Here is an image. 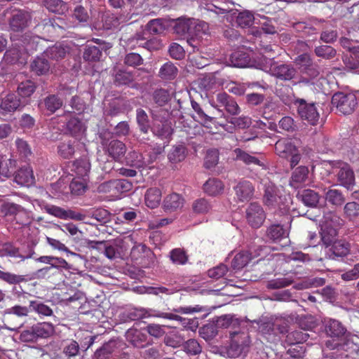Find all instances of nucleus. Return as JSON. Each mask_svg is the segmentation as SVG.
<instances>
[{"mask_svg": "<svg viewBox=\"0 0 359 359\" xmlns=\"http://www.w3.org/2000/svg\"><path fill=\"white\" fill-rule=\"evenodd\" d=\"M325 346L330 350H337L330 353L334 359H359V346L350 340L348 337L341 341L327 340Z\"/></svg>", "mask_w": 359, "mask_h": 359, "instance_id": "1", "label": "nucleus"}, {"mask_svg": "<svg viewBox=\"0 0 359 359\" xmlns=\"http://www.w3.org/2000/svg\"><path fill=\"white\" fill-rule=\"evenodd\" d=\"M262 69L281 81L292 82L298 79V71L293 65L279 64L273 58H269Z\"/></svg>", "mask_w": 359, "mask_h": 359, "instance_id": "2", "label": "nucleus"}, {"mask_svg": "<svg viewBox=\"0 0 359 359\" xmlns=\"http://www.w3.org/2000/svg\"><path fill=\"white\" fill-rule=\"evenodd\" d=\"M20 332L19 339L22 342H35L39 339L50 337L54 332V327L50 323H39L27 327Z\"/></svg>", "mask_w": 359, "mask_h": 359, "instance_id": "3", "label": "nucleus"}, {"mask_svg": "<svg viewBox=\"0 0 359 359\" xmlns=\"http://www.w3.org/2000/svg\"><path fill=\"white\" fill-rule=\"evenodd\" d=\"M344 220L333 212H329L324 216L321 228V240L325 245H330L336 238L338 229L344 225Z\"/></svg>", "mask_w": 359, "mask_h": 359, "instance_id": "4", "label": "nucleus"}, {"mask_svg": "<svg viewBox=\"0 0 359 359\" xmlns=\"http://www.w3.org/2000/svg\"><path fill=\"white\" fill-rule=\"evenodd\" d=\"M0 215L4 217H12L20 224L29 222V212L21 205L4 200L0 201Z\"/></svg>", "mask_w": 359, "mask_h": 359, "instance_id": "5", "label": "nucleus"}, {"mask_svg": "<svg viewBox=\"0 0 359 359\" xmlns=\"http://www.w3.org/2000/svg\"><path fill=\"white\" fill-rule=\"evenodd\" d=\"M210 102L212 107L218 110L221 116H224V111L232 116L238 115L241 111L234 98L225 92L217 93Z\"/></svg>", "mask_w": 359, "mask_h": 359, "instance_id": "6", "label": "nucleus"}, {"mask_svg": "<svg viewBox=\"0 0 359 359\" xmlns=\"http://www.w3.org/2000/svg\"><path fill=\"white\" fill-rule=\"evenodd\" d=\"M332 173L337 176L339 184L347 190L353 189L355 184L354 172L346 163L338 161L333 163Z\"/></svg>", "mask_w": 359, "mask_h": 359, "instance_id": "7", "label": "nucleus"}, {"mask_svg": "<svg viewBox=\"0 0 359 359\" xmlns=\"http://www.w3.org/2000/svg\"><path fill=\"white\" fill-rule=\"evenodd\" d=\"M332 104L340 113L350 114L356 107L357 98L353 93L337 92L332 97Z\"/></svg>", "mask_w": 359, "mask_h": 359, "instance_id": "8", "label": "nucleus"}, {"mask_svg": "<svg viewBox=\"0 0 359 359\" xmlns=\"http://www.w3.org/2000/svg\"><path fill=\"white\" fill-rule=\"evenodd\" d=\"M294 104L297 108L299 116L307 121L311 125L318 123L320 114L316 109L315 103H308L304 99L298 98L294 100Z\"/></svg>", "mask_w": 359, "mask_h": 359, "instance_id": "9", "label": "nucleus"}, {"mask_svg": "<svg viewBox=\"0 0 359 359\" xmlns=\"http://www.w3.org/2000/svg\"><path fill=\"white\" fill-rule=\"evenodd\" d=\"M133 188V184L125 179L112 180L104 182L97 187L100 193H109L112 196L128 192Z\"/></svg>", "mask_w": 359, "mask_h": 359, "instance_id": "10", "label": "nucleus"}, {"mask_svg": "<svg viewBox=\"0 0 359 359\" xmlns=\"http://www.w3.org/2000/svg\"><path fill=\"white\" fill-rule=\"evenodd\" d=\"M323 325L325 332L327 337L331 338L330 340L341 341L350 336L346 327L337 320L325 319Z\"/></svg>", "mask_w": 359, "mask_h": 359, "instance_id": "11", "label": "nucleus"}, {"mask_svg": "<svg viewBox=\"0 0 359 359\" xmlns=\"http://www.w3.org/2000/svg\"><path fill=\"white\" fill-rule=\"evenodd\" d=\"M32 13L25 10L14 11L8 20L11 31L20 32L29 27L32 22Z\"/></svg>", "mask_w": 359, "mask_h": 359, "instance_id": "12", "label": "nucleus"}, {"mask_svg": "<svg viewBox=\"0 0 359 359\" xmlns=\"http://www.w3.org/2000/svg\"><path fill=\"white\" fill-rule=\"evenodd\" d=\"M299 330H295L289 332L286 335L285 342L289 345L302 344L306 341L309 334L306 332L307 330L313 327L314 324L312 321H309L306 318H301L299 320Z\"/></svg>", "mask_w": 359, "mask_h": 359, "instance_id": "13", "label": "nucleus"}, {"mask_svg": "<svg viewBox=\"0 0 359 359\" xmlns=\"http://www.w3.org/2000/svg\"><path fill=\"white\" fill-rule=\"evenodd\" d=\"M245 217L250 226L258 229L263 224L266 219V214L261 205L254 202L250 203L247 207Z\"/></svg>", "mask_w": 359, "mask_h": 359, "instance_id": "14", "label": "nucleus"}, {"mask_svg": "<svg viewBox=\"0 0 359 359\" xmlns=\"http://www.w3.org/2000/svg\"><path fill=\"white\" fill-rule=\"evenodd\" d=\"M263 250L261 245L256 246L255 244H251L249 250L241 252L235 255L231 261V267L234 270H240L245 266L249 261L254 257L260 255V252Z\"/></svg>", "mask_w": 359, "mask_h": 359, "instance_id": "15", "label": "nucleus"}, {"mask_svg": "<svg viewBox=\"0 0 359 359\" xmlns=\"http://www.w3.org/2000/svg\"><path fill=\"white\" fill-rule=\"evenodd\" d=\"M278 190L276 187L269 182L264 185V194L263 196V202L265 205L271 209L278 208L280 210H285V207L282 208L281 196L278 194Z\"/></svg>", "mask_w": 359, "mask_h": 359, "instance_id": "16", "label": "nucleus"}, {"mask_svg": "<svg viewBox=\"0 0 359 359\" xmlns=\"http://www.w3.org/2000/svg\"><path fill=\"white\" fill-rule=\"evenodd\" d=\"M28 104L27 100H21L18 95L11 93L2 98L0 104V109L1 113L14 112L17 110L22 109Z\"/></svg>", "mask_w": 359, "mask_h": 359, "instance_id": "17", "label": "nucleus"}, {"mask_svg": "<svg viewBox=\"0 0 359 359\" xmlns=\"http://www.w3.org/2000/svg\"><path fill=\"white\" fill-rule=\"evenodd\" d=\"M350 251V245L344 241H335L330 245H325V255L327 258L335 259L346 256Z\"/></svg>", "mask_w": 359, "mask_h": 359, "instance_id": "18", "label": "nucleus"}, {"mask_svg": "<svg viewBox=\"0 0 359 359\" xmlns=\"http://www.w3.org/2000/svg\"><path fill=\"white\" fill-rule=\"evenodd\" d=\"M325 20L324 19H318L311 18L308 22H299L296 24V28L301 30L306 36H312L317 35L320 29L325 28Z\"/></svg>", "mask_w": 359, "mask_h": 359, "instance_id": "19", "label": "nucleus"}, {"mask_svg": "<svg viewBox=\"0 0 359 359\" xmlns=\"http://www.w3.org/2000/svg\"><path fill=\"white\" fill-rule=\"evenodd\" d=\"M46 41L43 39L34 35L32 33L27 32L21 36L20 42L17 44L25 47L27 51H33L42 50V43Z\"/></svg>", "mask_w": 359, "mask_h": 359, "instance_id": "20", "label": "nucleus"}, {"mask_svg": "<svg viewBox=\"0 0 359 359\" xmlns=\"http://www.w3.org/2000/svg\"><path fill=\"white\" fill-rule=\"evenodd\" d=\"M111 75L114 78V83L116 86H129L135 79L133 73L123 67H115L112 70Z\"/></svg>", "mask_w": 359, "mask_h": 359, "instance_id": "21", "label": "nucleus"}, {"mask_svg": "<svg viewBox=\"0 0 359 359\" xmlns=\"http://www.w3.org/2000/svg\"><path fill=\"white\" fill-rule=\"evenodd\" d=\"M231 338V348H234L238 353H241L250 344L248 333L240 331L229 332Z\"/></svg>", "mask_w": 359, "mask_h": 359, "instance_id": "22", "label": "nucleus"}, {"mask_svg": "<svg viewBox=\"0 0 359 359\" xmlns=\"http://www.w3.org/2000/svg\"><path fill=\"white\" fill-rule=\"evenodd\" d=\"M153 316L158 318L180 321L184 327L189 328L191 330H196L198 326V320L197 318H186L172 313L161 311H157L156 313H154Z\"/></svg>", "mask_w": 359, "mask_h": 359, "instance_id": "23", "label": "nucleus"}, {"mask_svg": "<svg viewBox=\"0 0 359 359\" xmlns=\"http://www.w3.org/2000/svg\"><path fill=\"white\" fill-rule=\"evenodd\" d=\"M236 196L239 201H250L255 191V188L249 181L243 180L239 182L234 187Z\"/></svg>", "mask_w": 359, "mask_h": 359, "instance_id": "24", "label": "nucleus"}, {"mask_svg": "<svg viewBox=\"0 0 359 359\" xmlns=\"http://www.w3.org/2000/svg\"><path fill=\"white\" fill-rule=\"evenodd\" d=\"M14 181L21 186H29L34 183L32 169L29 166H23L18 170H14Z\"/></svg>", "mask_w": 359, "mask_h": 359, "instance_id": "25", "label": "nucleus"}, {"mask_svg": "<svg viewBox=\"0 0 359 359\" xmlns=\"http://www.w3.org/2000/svg\"><path fill=\"white\" fill-rule=\"evenodd\" d=\"M297 198L307 207L317 208L320 199V196L314 190L305 189L298 191Z\"/></svg>", "mask_w": 359, "mask_h": 359, "instance_id": "26", "label": "nucleus"}, {"mask_svg": "<svg viewBox=\"0 0 359 359\" xmlns=\"http://www.w3.org/2000/svg\"><path fill=\"white\" fill-rule=\"evenodd\" d=\"M128 341L135 347L138 348H145L151 343L146 334L138 330H131L127 332Z\"/></svg>", "mask_w": 359, "mask_h": 359, "instance_id": "27", "label": "nucleus"}, {"mask_svg": "<svg viewBox=\"0 0 359 359\" xmlns=\"http://www.w3.org/2000/svg\"><path fill=\"white\" fill-rule=\"evenodd\" d=\"M309 170L307 166L300 165L296 168L292 172L290 178V185L297 189L306 182L309 178Z\"/></svg>", "mask_w": 359, "mask_h": 359, "instance_id": "28", "label": "nucleus"}, {"mask_svg": "<svg viewBox=\"0 0 359 359\" xmlns=\"http://www.w3.org/2000/svg\"><path fill=\"white\" fill-rule=\"evenodd\" d=\"M229 66L235 67H246L250 63V57L248 53L243 50H237L233 52L226 60Z\"/></svg>", "mask_w": 359, "mask_h": 359, "instance_id": "29", "label": "nucleus"}, {"mask_svg": "<svg viewBox=\"0 0 359 359\" xmlns=\"http://www.w3.org/2000/svg\"><path fill=\"white\" fill-rule=\"evenodd\" d=\"M184 203V200L180 194L172 193L164 198L163 208L167 212H175L183 207Z\"/></svg>", "mask_w": 359, "mask_h": 359, "instance_id": "30", "label": "nucleus"}, {"mask_svg": "<svg viewBox=\"0 0 359 359\" xmlns=\"http://www.w3.org/2000/svg\"><path fill=\"white\" fill-rule=\"evenodd\" d=\"M172 22L174 23V32L178 36H184L191 32L195 23V19L181 17L176 20H172Z\"/></svg>", "mask_w": 359, "mask_h": 359, "instance_id": "31", "label": "nucleus"}, {"mask_svg": "<svg viewBox=\"0 0 359 359\" xmlns=\"http://www.w3.org/2000/svg\"><path fill=\"white\" fill-rule=\"evenodd\" d=\"M34 253L33 249H30L28 254L20 253L19 249L10 243H4L2 248L0 249V257L9 256L11 257L20 258L22 261L25 259L32 258Z\"/></svg>", "mask_w": 359, "mask_h": 359, "instance_id": "32", "label": "nucleus"}, {"mask_svg": "<svg viewBox=\"0 0 359 359\" xmlns=\"http://www.w3.org/2000/svg\"><path fill=\"white\" fill-rule=\"evenodd\" d=\"M50 68V64L43 53L36 57L30 65L31 71L39 76L47 74Z\"/></svg>", "mask_w": 359, "mask_h": 359, "instance_id": "33", "label": "nucleus"}, {"mask_svg": "<svg viewBox=\"0 0 359 359\" xmlns=\"http://www.w3.org/2000/svg\"><path fill=\"white\" fill-rule=\"evenodd\" d=\"M324 197L325 201L335 208L341 207L345 201L346 197L342 191L336 189H325Z\"/></svg>", "mask_w": 359, "mask_h": 359, "instance_id": "34", "label": "nucleus"}, {"mask_svg": "<svg viewBox=\"0 0 359 359\" xmlns=\"http://www.w3.org/2000/svg\"><path fill=\"white\" fill-rule=\"evenodd\" d=\"M67 132L75 138H80L86 131L84 123L78 118L72 117L66 123Z\"/></svg>", "mask_w": 359, "mask_h": 359, "instance_id": "35", "label": "nucleus"}, {"mask_svg": "<svg viewBox=\"0 0 359 359\" xmlns=\"http://www.w3.org/2000/svg\"><path fill=\"white\" fill-rule=\"evenodd\" d=\"M170 25V20L163 18H156L151 20L145 26V29L150 34H161Z\"/></svg>", "mask_w": 359, "mask_h": 359, "instance_id": "36", "label": "nucleus"}, {"mask_svg": "<svg viewBox=\"0 0 359 359\" xmlns=\"http://www.w3.org/2000/svg\"><path fill=\"white\" fill-rule=\"evenodd\" d=\"M276 153L282 158H287L291 154L297 151V147L290 140L283 138L275 144Z\"/></svg>", "mask_w": 359, "mask_h": 359, "instance_id": "37", "label": "nucleus"}, {"mask_svg": "<svg viewBox=\"0 0 359 359\" xmlns=\"http://www.w3.org/2000/svg\"><path fill=\"white\" fill-rule=\"evenodd\" d=\"M236 155V159L237 161H243L247 165H257L259 166H264V164L262 162L263 156L262 154H259V156H252L248 152L241 149H236L234 150Z\"/></svg>", "mask_w": 359, "mask_h": 359, "instance_id": "38", "label": "nucleus"}, {"mask_svg": "<svg viewBox=\"0 0 359 359\" xmlns=\"http://www.w3.org/2000/svg\"><path fill=\"white\" fill-rule=\"evenodd\" d=\"M118 25V19L111 14H106L102 16L101 21L95 22L92 25V29L97 31L110 30Z\"/></svg>", "mask_w": 359, "mask_h": 359, "instance_id": "39", "label": "nucleus"}, {"mask_svg": "<svg viewBox=\"0 0 359 359\" xmlns=\"http://www.w3.org/2000/svg\"><path fill=\"white\" fill-rule=\"evenodd\" d=\"M107 151L115 161H118L125 155L126 146L120 140H113L108 144Z\"/></svg>", "mask_w": 359, "mask_h": 359, "instance_id": "40", "label": "nucleus"}, {"mask_svg": "<svg viewBox=\"0 0 359 359\" xmlns=\"http://www.w3.org/2000/svg\"><path fill=\"white\" fill-rule=\"evenodd\" d=\"M288 235L287 231L278 224H273L269 226L266 231V236L269 240L276 242L286 238Z\"/></svg>", "mask_w": 359, "mask_h": 359, "instance_id": "41", "label": "nucleus"}, {"mask_svg": "<svg viewBox=\"0 0 359 359\" xmlns=\"http://www.w3.org/2000/svg\"><path fill=\"white\" fill-rule=\"evenodd\" d=\"M62 100L57 95H49L39 104V106L44 107L50 114H53L62 106Z\"/></svg>", "mask_w": 359, "mask_h": 359, "instance_id": "42", "label": "nucleus"}, {"mask_svg": "<svg viewBox=\"0 0 359 359\" xmlns=\"http://www.w3.org/2000/svg\"><path fill=\"white\" fill-rule=\"evenodd\" d=\"M180 290L179 286H175L173 284H168L166 286H151L145 288L144 292L149 294L159 295L163 294L165 295L172 294Z\"/></svg>", "mask_w": 359, "mask_h": 359, "instance_id": "43", "label": "nucleus"}, {"mask_svg": "<svg viewBox=\"0 0 359 359\" xmlns=\"http://www.w3.org/2000/svg\"><path fill=\"white\" fill-rule=\"evenodd\" d=\"M224 185L221 180L210 178L203 184V191L210 196H217L222 192Z\"/></svg>", "mask_w": 359, "mask_h": 359, "instance_id": "44", "label": "nucleus"}, {"mask_svg": "<svg viewBox=\"0 0 359 359\" xmlns=\"http://www.w3.org/2000/svg\"><path fill=\"white\" fill-rule=\"evenodd\" d=\"M136 122L139 130L144 134L148 133L151 128L149 116L142 108H138L136 110Z\"/></svg>", "mask_w": 359, "mask_h": 359, "instance_id": "45", "label": "nucleus"}, {"mask_svg": "<svg viewBox=\"0 0 359 359\" xmlns=\"http://www.w3.org/2000/svg\"><path fill=\"white\" fill-rule=\"evenodd\" d=\"M146 205L151 208H156L161 199V191L158 188L149 189L144 196Z\"/></svg>", "mask_w": 359, "mask_h": 359, "instance_id": "46", "label": "nucleus"}, {"mask_svg": "<svg viewBox=\"0 0 359 359\" xmlns=\"http://www.w3.org/2000/svg\"><path fill=\"white\" fill-rule=\"evenodd\" d=\"M36 90V86L30 80L21 82L17 88L18 97L21 100H27L29 102V97L34 93Z\"/></svg>", "mask_w": 359, "mask_h": 359, "instance_id": "47", "label": "nucleus"}, {"mask_svg": "<svg viewBox=\"0 0 359 359\" xmlns=\"http://www.w3.org/2000/svg\"><path fill=\"white\" fill-rule=\"evenodd\" d=\"M314 53L318 57L330 60L337 55V50L331 46L320 44L314 48Z\"/></svg>", "mask_w": 359, "mask_h": 359, "instance_id": "48", "label": "nucleus"}, {"mask_svg": "<svg viewBox=\"0 0 359 359\" xmlns=\"http://www.w3.org/2000/svg\"><path fill=\"white\" fill-rule=\"evenodd\" d=\"M178 73L177 67L171 62H167L160 68L158 76L164 80L174 79Z\"/></svg>", "mask_w": 359, "mask_h": 359, "instance_id": "49", "label": "nucleus"}, {"mask_svg": "<svg viewBox=\"0 0 359 359\" xmlns=\"http://www.w3.org/2000/svg\"><path fill=\"white\" fill-rule=\"evenodd\" d=\"M103 49L104 47L100 48L95 46L87 45L84 49L83 57L89 62L99 61L102 55Z\"/></svg>", "mask_w": 359, "mask_h": 359, "instance_id": "50", "label": "nucleus"}, {"mask_svg": "<svg viewBox=\"0 0 359 359\" xmlns=\"http://www.w3.org/2000/svg\"><path fill=\"white\" fill-rule=\"evenodd\" d=\"M172 97L170 91L168 89L157 88L152 93L154 102L160 107L165 105Z\"/></svg>", "mask_w": 359, "mask_h": 359, "instance_id": "51", "label": "nucleus"}, {"mask_svg": "<svg viewBox=\"0 0 359 359\" xmlns=\"http://www.w3.org/2000/svg\"><path fill=\"white\" fill-rule=\"evenodd\" d=\"M187 156V149L184 145L173 146L168 155L169 161L172 163L181 162Z\"/></svg>", "mask_w": 359, "mask_h": 359, "instance_id": "52", "label": "nucleus"}, {"mask_svg": "<svg viewBox=\"0 0 359 359\" xmlns=\"http://www.w3.org/2000/svg\"><path fill=\"white\" fill-rule=\"evenodd\" d=\"M254 13L248 10L240 11L236 16V23L242 28L251 27L254 24Z\"/></svg>", "mask_w": 359, "mask_h": 359, "instance_id": "53", "label": "nucleus"}, {"mask_svg": "<svg viewBox=\"0 0 359 359\" xmlns=\"http://www.w3.org/2000/svg\"><path fill=\"white\" fill-rule=\"evenodd\" d=\"M29 309L37 313L39 316H51L53 315V310L48 304L40 301H31Z\"/></svg>", "mask_w": 359, "mask_h": 359, "instance_id": "54", "label": "nucleus"}, {"mask_svg": "<svg viewBox=\"0 0 359 359\" xmlns=\"http://www.w3.org/2000/svg\"><path fill=\"white\" fill-rule=\"evenodd\" d=\"M48 59L59 60L63 59L67 53V50L61 45H55L49 47L43 52Z\"/></svg>", "mask_w": 359, "mask_h": 359, "instance_id": "55", "label": "nucleus"}, {"mask_svg": "<svg viewBox=\"0 0 359 359\" xmlns=\"http://www.w3.org/2000/svg\"><path fill=\"white\" fill-rule=\"evenodd\" d=\"M191 107L197 114V121L199 123L205 126H208V124L212 123L214 118L207 114L197 102L191 100Z\"/></svg>", "mask_w": 359, "mask_h": 359, "instance_id": "56", "label": "nucleus"}, {"mask_svg": "<svg viewBox=\"0 0 359 359\" xmlns=\"http://www.w3.org/2000/svg\"><path fill=\"white\" fill-rule=\"evenodd\" d=\"M126 161L128 165L137 168H144L147 165L142 154L135 151H130L126 157Z\"/></svg>", "mask_w": 359, "mask_h": 359, "instance_id": "57", "label": "nucleus"}, {"mask_svg": "<svg viewBox=\"0 0 359 359\" xmlns=\"http://www.w3.org/2000/svg\"><path fill=\"white\" fill-rule=\"evenodd\" d=\"M184 341V337L178 332H170L165 334L163 341L166 346L173 348L180 347L183 344Z\"/></svg>", "mask_w": 359, "mask_h": 359, "instance_id": "58", "label": "nucleus"}, {"mask_svg": "<svg viewBox=\"0 0 359 359\" xmlns=\"http://www.w3.org/2000/svg\"><path fill=\"white\" fill-rule=\"evenodd\" d=\"M16 168V161L14 159H8L4 165L0 160V180L4 181L6 178L11 177Z\"/></svg>", "mask_w": 359, "mask_h": 359, "instance_id": "59", "label": "nucleus"}, {"mask_svg": "<svg viewBox=\"0 0 359 359\" xmlns=\"http://www.w3.org/2000/svg\"><path fill=\"white\" fill-rule=\"evenodd\" d=\"M43 5L50 12L61 14L66 10V4L62 0H43Z\"/></svg>", "mask_w": 359, "mask_h": 359, "instance_id": "60", "label": "nucleus"}, {"mask_svg": "<svg viewBox=\"0 0 359 359\" xmlns=\"http://www.w3.org/2000/svg\"><path fill=\"white\" fill-rule=\"evenodd\" d=\"M80 352V346L77 341L74 340H71L69 342L66 343L62 348V354L67 359H71L72 358L76 357L79 354Z\"/></svg>", "mask_w": 359, "mask_h": 359, "instance_id": "61", "label": "nucleus"}, {"mask_svg": "<svg viewBox=\"0 0 359 359\" xmlns=\"http://www.w3.org/2000/svg\"><path fill=\"white\" fill-rule=\"evenodd\" d=\"M217 328H228L230 326H234L238 324L237 320L234 319L230 314L222 315L213 319Z\"/></svg>", "mask_w": 359, "mask_h": 359, "instance_id": "62", "label": "nucleus"}, {"mask_svg": "<svg viewBox=\"0 0 359 359\" xmlns=\"http://www.w3.org/2000/svg\"><path fill=\"white\" fill-rule=\"evenodd\" d=\"M170 258L173 264L184 265L188 261V256L181 248H175L170 252Z\"/></svg>", "mask_w": 359, "mask_h": 359, "instance_id": "63", "label": "nucleus"}, {"mask_svg": "<svg viewBox=\"0 0 359 359\" xmlns=\"http://www.w3.org/2000/svg\"><path fill=\"white\" fill-rule=\"evenodd\" d=\"M344 214L350 220L359 217V203L352 201L346 203L344 206Z\"/></svg>", "mask_w": 359, "mask_h": 359, "instance_id": "64", "label": "nucleus"}]
</instances>
